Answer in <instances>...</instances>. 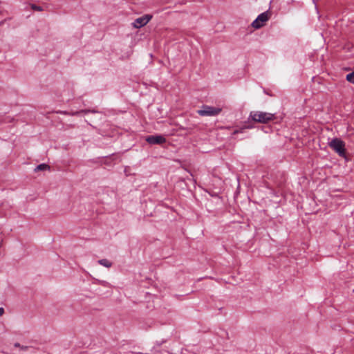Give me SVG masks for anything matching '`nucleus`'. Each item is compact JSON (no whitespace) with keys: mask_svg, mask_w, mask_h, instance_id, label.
I'll list each match as a JSON object with an SVG mask.
<instances>
[{"mask_svg":"<svg viewBox=\"0 0 354 354\" xmlns=\"http://www.w3.org/2000/svg\"><path fill=\"white\" fill-rule=\"evenodd\" d=\"M221 111V108L203 105L201 109L198 110L197 113L201 116H215L218 115Z\"/></svg>","mask_w":354,"mask_h":354,"instance_id":"7ed1b4c3","label":"nucleus"},{"mask_svg":"<svg viewBox=\"0 0 354 354\" xmlns=\"http://www.w3.org/2000/svg\"><path fill=\"white\" fill-rule=\"evenodd\" d=\"M4 313V309L2 307H0V316H2Z\"/></svg>","mask_w":354,"mask_h":354,"instance_id":"f8f14e48","label":"nucleus"},{"mask_svg":"<svg viewBox=\"0 0 354 354\" xmlns=\"http://www.w3.org/2000/svg\"><path fill=\"white\" fill-rule=\"evenodd\" d=\"M145 140L150 145H162L166 142V138L162 135L149 136Z\"/></svg>","mask_w":354,"mask_h":354,"instance_id":"39448f33","label":"nucleus"},{"mask_svg":"<svg viewBox=\"0 0 354 354\" xmlns=\"http://www.w3.org/2000/svg\"><path fill=\"white\" fill-rule=\"evenodd\" d=\"M15 347H19L20 346V344L19 343H15Z\"/></svg>","mask_w":354,"mask_h":354,"instance_id":"ddd939ff","label":"nucleus"},{"mask_svg":"<svg viewBox=\"0 0 354 354\" xmlns=\"http://www.w3.org/2000/svg\"><path fill=\"white\" fill-rule=\"evenodd\" d=\"M31 8H32V10H37V11H41V10H43L41 7L36 6V5H34V4H32L31 6Z\"/></svg>","mask_w":354,"mask_h":354,"instance_id":"9d476101","label":"nucleus"},{"mask_svg":"<svg viewBox=\"0 0 354 354\" xmlns=\"http://www.w3.org/2000/svg\"><path fill=\"white\" fill-rule=\"evenodd\" d=\"M48 169H50L49 165L43 163V164H40L38 166H37L36 168L35 169V171H44V170H48Z\"/></svg>","mask_w":354,"mask_h":354,"instance_id":"6e6552de","label":"nucleus"},{"mask_svg":"<svg viewBox=\"0 0 354 354\" xmlns=\"http://www.w3.org/2000/svg\"><path fill=\"white\" fill-rule=\"evenodd\" d=\"M98 263L106 268H110L112 266V263L106 259L99 260Z\"/></svg>","mask_w":354,"mask_h":354,"instance_id":"0eeeda50","label":"nucleus"},{"mask_svg":"<svg viewBox=\"0 0 354 354\" xmlns=\"http://www.w3.org/2000/svg\"><path fill=\"white\" fill-rule=\"evenodd\" d=\"M346 79L348 82L354 84V71L351 73H348L346 75Z\"/></svg>","mask_w":354,"mask_h":354,"instance_id":"1a4fd4ad","label":"nucleus"},{"mask_svg":"<svg viewBox=\"0 0 354 354\" xmlns=\"http://www.w3.org/2000/svg\"><path fill=\"white\" fill-rule=\"evenodd\" d=\"M328 146L333 149L341 157H345V143L339 138H333L328 142Z\"/></svg>","mask_w":354,"mask_h":354,"instance_id":"f03ea898","label":"nucleus"},{"mask_svg":"<svg viewBox=\"0 0 354 354\" xmlns=\"http://www.w3.org/2000/svg\"><path fill=\"white\" fill-rule=\"evenodd\" d=\"M245 129V128H241L240 129H237V130H235L234 132H233V135H235L236 133H243V130Z\"/></svg>","mask_w":354,"mask_h":354,"instance_id":"9b49d317","label":"nucleus"},{"mask_svg":"<svg viewBox=\"0 0 354 354\" xmlns=\"http://www.w3.org/2000/svg\"><path fill=\"white\" fill-rule=\"evenodd\" d=\"M152 18L150 15H145L141 17L137 18L133 23V25L136 28H140L145 26Z\"/></svg>","mask_w":354,"mask_h":354,"instance_id":"423d86ee","label":"nucleus"},{"mask_svg":"<svg viewBox=\"0 0 354 354\" xmlns=\"http://www.w3.org/2000/svg\"><path fill=\"white\" fill-rule=\"evenodd\" d=\"M274 114L263 111H251L250 118L259 123H268L274 119Z\"/></svg>","mask_w":354,"mask_h":354,"instance_id":"f257e3e1","label":"nucleus"},{"mask_svg":"<svg viewBox=\"0 0 354 354\" xmlns=\"http://www.w3.org/2000/svg\"><path fill=\"white\" fill-rule=\"evenodd\" d=\"M270 13L268 11L260 14L257 19L252 23V26L255 29H259L265 26L266 23L269 20Z\"/></svg>","mask_w":354,"mask_h":354,"instance_id":"20e7f679","label":"nucleus"}]
</instances>
